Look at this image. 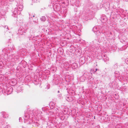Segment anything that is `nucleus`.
Listing matches in <instances>:
<instances>
[{
  "mask_svg": "<svg viewBox=\"0 0 128 128\" xmlns=\"http://www.w3.org/2000/svg\"><path fill=\"white\" fill-rule=\"evenodd\" d=\"M6 113L5 112H3L2 114H3V116L2 117L4 118H6L8 117V115H6V114L5 115Z\"/></svg>",
  "mask_w": 128,
  "mask_h": 128,
  "instance_id": "nucleus-8",
  "label": "nucleus"
},
{
  "mask_svg": "<svg viewBox=\"0 0 128 128\" xmlns=\"http://www.w3.org/2000/svg\"><path fill=\"white\" fill-rule=\"evenodd\" d=\"M10 90H11V92L12 91V88H10Z\"/></svg>",
  "mask_w": 128,
  "mask_h": 128,
  "instance_id": "nucleus-15",
  "label": "nucleus"
},
{
  "mask_svg": "<svg viewBox=\"0 0 128 128\" xmlns=\"http://www.w3.org/2000/svg\"><path fill=\"white\" fill-rule=\"evenodd\" d=\"M95 70L94 71V72H96L98 70V69L97 68H96Z\"/></svg>",
  "mask_w": 128,
  "mask_h": 128,
  "instance_id": "nucleus-14",
  "label": "nucleus"
},
{
  "mask_svg": "<svg viewBox=\"0 0 128 128\" xmlns=\"http://www.w3.org/2000/svg\"><path fill=\"white\" fill-rule=\"evenodd\" d=\"M58 92H59V91H58Z\"/></svg>",
  "mask_w": 128,
  "mask_h": 128,
  "instance_id": "nucleus-20",
  "label": "nucleus"
},
{
  "mask_svg": "<svg viewBox=\"0 0 128 128\" xmlns=\"http://www.w3.org/2000/svg\"><path fill=\"white\" fill-rule=\"evenodd\" d=\"M23 8V6L22 5H20L18 6V11H21L22 10Z\"/></svg>",
  "mask_w": 128,
  "mask_h": 128,
  "instance_id": "nucleus-2",
  "label": "nucleus"
},
{
  "mask_svg": "<svg viewBox=\"0 0 128 128\" xmlns=\"http://www.w3.org/2000/svg\"><path fill=\"white\" fill-rule=\"evenodd\" d=\"M20 118H19V120H20Z\"/></svg>",
  "mask_w": 128,
  "mask_h": 128,
  "instance_id": "nucleus-21",
  "label": "nucleus"
},
{
  "mask_svg": "<svg viewBox=\"0 0 128 128\" xmlns=\"http://www.w3.org/2000/svg\"><path fill=\"white\" fill-rule=\"evenodd\" d=\"M81 58H80V60H81Z\"/></svg>",
  "mask_w": 128,
  "mask_h": 128,
  "instance_id": "nucleus-23",
  "label": "nucleus"
},
{
  "mask_svg": "<svg viewBox=\"0 0 128 128\" xmlns=\"http://www.w3.org/2000/svg\"><path fill=\"white\" fill-rule=\"evenodd\" d=\"M54 104L53 102H51L49 104L50 106H51L52 107L54 106Z\"/></svg>",
  "mask_w": 128,
  "mask_h": 128,
  "instance_id": "nucleus-10",
  "label": "nucleus"
},
{
  "mask_svg": "<svg viewBox=\"0 0 128 128\" xmlns=\"http://www.w3.org/2000/svg\"><path fill=\"white\" fill-rule=\"evenodd\" d=\"M34 16H33V17H34Z\"/></svg>",
  "mask_w": 128,
  "mask_h": 128,
  "instance_id": "nucleus-19",
  "label": "nucleus"
},
{
  "mask_svg": "<svg viewBox=\"0 0 128 128\" xmlns=\"http://www.w3.org/2000/svg\"><path fill=\"white\" fill-rule=\"evenodd\" d=\"M99 30V27L95 26L93 28V30L94 32H95L97 30Z\"/></svg>",
  "mask_w": 128,
  "mask_h": 128,
  "instance_id": "nucleus-3",
  "label": "nucleus"
},
{
  "mask_svg": "<svg viewBox=\"0 0 128 128\" xmlns=\"http://www.w3.org/2000/svg\"><path fill=\"white\" fill-rule=\"evenodd\" d=\"M72 68H77L78 66L76 64L74 63L72 65Z\"/></svg>",
  "mask_w": 128,
  "mask_h": 128,
  "instance_id": "nucleus-5",
  "label": "nucleus"
},
{
  "mask_svg": "<svg viewBox=\"0 0 128 128\" xmlns=\"http://www.w3.org/2000/svg\"><path fill=\"white\" fill-rule=\"evenodd\" d=\"M40 20L42 21H45L46 20V18L44 16H42L40 18Z\"/></svg>",
  "mask_w": 128,
  "mask_h": 128,
  "instance_id": "nucleus-6",
  "label": "nucleus"
},
{
  "mask_svg": "<svg viewBox=\"0 0 128 128\" xmlns=\"http://www.w3.org/2000/svg\"><path fill=\"white\" fill-rule=\"evenodd\" d=\"M2 127H3V128H4V127H5V128H8V126H5V125L4 124H2Z\"/></svg>",
  "mask_w": 128,
  "mask_h": 128,
  "instance_id": "nucleus-11",
  "label": "nucleus"
},
{
  "mask_svg": "<svg viewBox=\"0 0 128 128\" xmlns=\"http://www.w3.org/2000/svg\"><path fill=\"white\" fill-rule=\"evenodd\" d=\"M95 34L97 36L99 35L100 34V31L99 30H97L96 32H94Z\"/></svg>",
  "mask_w": 128,
  "mask_h": 128,
  "instance_id": "nucleus-9",
  "label": "nucleus"
},
{
  "mask_svg": "<svg viewBox=\"0 0 128 128\" xmlns=\"http://www.w3.org/2000/svg\"><path fill=\"white\" fill-rule=\"evenodd\" d=\"M92 70H93V71H94V69H92V70H91L92 71Z\"/></svg>",
  "mask_w": 128,
  "mask_h": 128,
  "instance_id": "nucleus-17",
  "label": "nucleus"
},
{
  "mask_svg": "<svg viewBox=\"0 0 128 128\" xmlns=\"http://www.w3.org/2000/svg\"><path fill=\"white\" fill-rule=\"evenodd\" d=\"M85 62L84 60V61L83 62V63H84Z\"/></svg>",
  "mask_w": 128,
  "mask_h": 128,
  "instance_id": "nucleus-16",
  "label": "nucleus"
},
{
  "mask_svg": "<svg viewBox=\"0 0 128 128\" xmlns=\"http://www.w3.org/2000/svg\"><path fill=\"white\" fill-rule=\"evenodd\" d=\"M5 31H7L8 30V28L7 26H4Z\"/></svg>",
  "mask_w": 128,
  "mask_h": 128,
  "instance_id": "nucleus-7",
  "label": "nucleus"
},
{
  "mask_svg": "<svg viewBox=\"0 0 128 128\" xmlns=\"http://www.w3.org/2000/svg\"><path fill=\"white\" fill-rule=\"evenodd\" d=\"M66 100L68 102L72 101L73 100V99L71 97H70L69 96H67L66 97Z\"/></svg>",
  "mask_w": 128,
  "mask_h": 128,
  "instance_id": "nucleus-4",
  "label": "nucleus"
},
{
  "mask_svg": "<svg viewBox=\"0 0 128 128\" xmlns=\"http://www.w3.org/2000/svg\"><path fill=\"white\" fill-rule=\"evenodd\" d=\"M11 1H13L14 0H10Z\"/></svg>",
  "mask_w": 128,
  "mask_h": 128,
  "instance_id": "nucleus-18",
  "label": "nucleus"
},
{
  "mask_svg": "<svg viewBox=\"0 0 128 128\" xmlns=\"http://www.w3.org/2000/svg\"><path fill=\"white\" fill-rule=\"evenodd\" d=\"M20 92V91H18V92Z\"/></svg>",
  "mask_w": 128,
  "mask_h": 128,
  "instance_id": "nucleus-22",
  "label": "nucleus"
},
{
  "mask_svg": "<svg viewBox=\"0 0 128 128\" xmlns=\"http://www.w3.org/2000/svg\"><path fill=\"white\" fill-rule=\"evenodd\" d=\"M30 115H27L26 114H25L24 116V122H26V120H28L30 118Z\"/></svg>",
  "mask_w": 128,
  "mask_h": 128,
  "instance_id": "nucleus-1",
  "label": "nucleus"
},
{
  "mask_svg": "<svg viewBox=\"0 0 128 128\" xmlns=\"http://www.w3.org/2000/svg\"><path fill=\"white\" fill-rule=\"evenodd\" d=\"M17 13V12L16 11H15L14 12L13 14L14 15H16V14Z\"/></svg>",
  "mask_w": 128,
  "mask_h": 128,
  "instance_id": "nucleus-13",
  "label": "nucleus"
},
{
  "mask_svg": "<svg viewBox=\"0 0 128 128\" xmlns=\"http://www.w3.org/2000/svg\"><path fill=\"white\" fill-rule=\"evenodd\" d=\"M125 62L127 64H128V58L125 60Z\"/></svg>",
  "mask_w": 128,
  "mask_h": 128,
  "instance_id": "nucleus-12",
  "label": "nucleus"
}]
</instances>
